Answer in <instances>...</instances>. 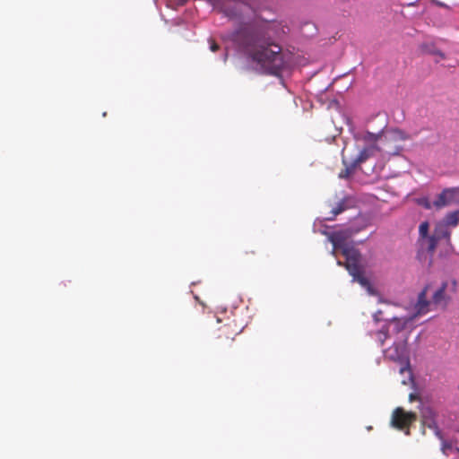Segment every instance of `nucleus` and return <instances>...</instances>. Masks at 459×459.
<instances>
[{
    "label": "nucleus",
    "mask_w": 459,
    "mask_h": 459,
    "mask_svg": "<svg viewBox=\"0 0 459 459\" xmlns=\"http://www.w3.org/2000/svg\"><path fill=\"white\" fill-rule=\"evenodd\" d=\"M232 39L270 74H276L283 68L281 48L272 39L268 24H243L232 34Z\"/></svg>",
    "instance_id": "nucleus-1"
},
{
    "label": "nucleus",
    "mask_w": 459,
    "mask_h": 459,
    "mask_svg": "<svg viewBox=\"0 0 459 459\" xmlns=\"http://www.w3.org/2000/svg\"><path fill=\"white\" fill-rule=\"evenodd\" d=\"M330 240L333 246V251L341 250L342 255L345 257L346 262L342 263L338 261L339 265H344L351 275L357 278L360 275L359 269V252L351 245L347 238L342 232H336L330 237ZM334 254V252H333Z\"/></svg>",
    "instance_id": "nucleus-2"
},
{
    "label": "nucleus",
    "mask_w": 459,
    "mask_h": 459,
    "mask_svg": "<svg viewBox=\"0 0 459 459\" xmlns=\"http://www.w3.org/2000/svg\"><path fill=\"white\" fill-rule=\"evenodd\" d=\"M411 136L399 128L382 130L378 152L387 156L400 155L403 151V143Z\"/></svg>",
    "instance_id": "nucleus-3"
},
{
    "label": "nucleus",
    "mask_w": 459,
    "mask_h": 459,
    "mask_svg": "<svg viewBox=\"0 0 459 459\" xmlns=\"http://www.w3.org/2000/svg\"><path fill=\"white\" fill-rule=\"evenodd\" d=\"M384 356L389 360L401 363V374L405 370L410 371V360L406 337L401 341L394 342L392 346L385 349L384 351Z\"/></svg>",
    "instance_id": "nucleus-4"
},
{
    "label": "nucleus",
    "mask_w": 459,
    "mask_h": 459,
    "mask_svg": "<svg viewBox=\"0 0 459 459\" xmlns=\"http://www.w3.org/2000/svg\"><path fill=\"white\" fill-rule=\"evenodd\" d=\"M417 420V415L412 411H405L398 407L394 410L391 418V424L394 428L403 430L406 435L410 434V426Z\"/></svg>",
    "instance_id": "nucleus-5"
},
{
    "label": "nucleus",
    "mask_w": 459,
    "mask_h": 459,
    "mask_svg": "<svg viewBox=\"0 0 459 459\" xmlns=\"http://www.w3.org/2000/svg\"><path fill=\"white\" fill-rule=\"evenodd\" d=\"M457 282L452 280L450 282L443 281L441 286L433 293L431 300L432 305L436 307L446 308L451 298L446 294V290L452 293L456 292Z\"/></svg>",
    "instance_id": "nucleus-6"
},
{
    "label": "nucleus",
    "mask_w": 459,
    "mask_h": 459,
    "mask_svg": "<svg viewBox=\"0 0 459 459\" xmlns=\"http://www.w3.org/2000/svg\"><path fill=\"white\" fill-rule=\"evenodd\" d=\"M240 333L241 329L234 320L224 324L217 331L216 339L218 340V345L221 347L230 346L235 337Z\"/></svg>",
    "instance_id": "nucleus-7"
},
{
    "label": "nucleus",
    "mask_w": 459,
    "mask_h": 459,
    "mask_svg": "<svg viewBox=\"0 0 459 459\" xmlns=\"http://www.w3.org/2000/svg\"><path fill=\"white\" fill-rule=\"evenodd\" d=\"M459 204V186L443 190L436 198L433 205L440 209L451 204Z\"/></svg>",
    "instance_id": "nucleus-8"
},
{
    "label": "nucleus",
    "mask_w": 459,
    "mask_h": 459,
    "mask_svg": "<svg viewBox=\"0 0 459 459\" xmlns=\"http://www.w3.org/2000/svg\"><path fill=\"white\" fill-rule=\"evenodd\" d=\"M429 286H426L418 296V300L415 304V310L417 315H424L430 310V306L432 305V300L429 301L427 299V292Z\"/></svg>",
    "instance_id": "nucleus-9"
},
{
    "label": "nucleus",
    "mask_w": 459,
    "mask_h": 459,
    "mask_svg": "<svg viewBox=\"0 0 459 459\" xmlns=\"http://www.w3.org/2000/svg\"><path fill=\"white\" fill-rule=\"evenodd\" d=\"M439 241L445 240L446 245L452 247L451 244V231L446 227V224L441 223L440 221L437 223L435 230L432 233Z\"/></svg>",
    "instance_id": "nucleus-10"
},
{
    "label": "nucleus",
    "mask_w": 459,
    "mask_h": 459,
    "mask_svg": "<svg viewBox=\"0 0 459 459\" xmlns=\"http://www.w3.org/2000/svg\"><path fill=\"white\" fill-rule=\"evenodd\" d=\"M342 163L344 165V169L339 173V178L347 179L355 172L358 165L353 160H348L344 155H342Z\"/></svg>",
    "instance_id": "nucleus-11"
},
{
    "label": "nucleus",
    "mask_w": 459,
    "mask_h": 459,
    "mask_svg": "<svg viewBox=\"0 0 459 459\" xmlns=\"http://www.w3.org/2000/svg\"><path fill=\"white\" fill-rule=\"evenodd\" d=\"M377 152H378V149L374 146H366L359 152L358 156L353 160L359 166L370 157L374 156Z\"/></svg>",
    "instance_id": "nucleus-12"
},
{
    "label": "nucleus",
    "mask_w": 459,
    "mask_h": 459,
    "mask_svg": "<svg viewBox=\"0 0 459 459\" xmlns=\"http://www.w3.org/2000/svg\"><path fill=\"white\" fill-rule=\"evenodd\" d=\"M381 135L382 131L377 134L367 131L361 135V140L368 143V146H374L375 148L378 149Z\"/></svg>",
    "instance_id": "nucleus-13"
},
{
    "label": "nucleus",
    "mask_w": 459,
    "mask_h": 459,
    "mask_svg": "<svg viewBox=\"0 0 459 459\" xmlns=\"http://www.w3.org/2000/svg\"><path fill=\"white\" fill-rule=\"evenodd\" d=\"M439 240L432 234L420 240V245L423 248L432 255L436 250V247Z\"/></svg>",
    "instance_id": "nucleus-14"
},
{
    "label": "nucleus",
    "mask_w": 459,
    "mask_h": 459,
    "mask_svg": "<svg viewBox=\"0 0 459 459\" xmlns=\"http://www.w3.org/2000/svg\"><path fill=\"white\" fill-rule=\"evenodd\" d=\"M412 320V317H393L392 319L388 320L389 324L393 325V331L396 333L402 332L407 325V324Z\"/></svg>",
    "instance_id": "nucleus-15"
},
{
    "label": "nucleus",
    "mask_w": 459,
    "mask_h": 459,
    "mask_svg": "<svg viewBox=\"0 0 459 459\" xmlns=\"http://www.w3.org/2000/svg\"><path fill=\"white\" fill-rule=\"evenodd\" d=\"M441 223L446 224V227L449 229V227H455L459 223V211H455L447 213Z\"/></svg>",
    "instance_id": "nucleus-16"
},
{
    "label": "nucleus",
    "mask_w": 459,
    "mask_h": 459,
    "mask_svg": "<svg viewBox=\"0 0 459 459\" xmlns=\"http://www.w3.org/2000/svg\"><path fill=\"white\" fill-rule=\"evenodd\" d=\"M346 209L345 204L343 202H341L337 204V205L332 209L331 211V216L327 217L326 220L333 221L338 214L344 212Z\"/></svg>",
    "instance_id": "nucleus-17"
},
{
    "label": "nucleus",
    "mask_w": 459,
    "mask_h": 459,
    "mask_svg": "<svg viewBox=\"0 0 459 459\" xmlns=\"http://www.w3.org/2000/svg\"><path fill=\"white\" fill-rule=\"evenodd\" d=\"M376 336L380 345H383L385 340L388 338V328L383 327L381 330L376 333Z\"/></svg>",
    "instance_id": "nucleus-18"
},
{
    "label": "nucleus",
    "mask_w": 459,
    "mask_h": 459,
    "mask_svg": "<svg viewBox=\"0 0 459 459\" xmlns=\"http://www.w3.org/2000/svg\"><path fill=\"white\" fill-rule=\"evenodd\" d=\"M429 224L428 221H423L420 224L419 234L420 240L429 236Z\"/></svg>",
    "instance_id": "nucleus-19"
},
{
    "label": "nucleus",
    "mask_w": 459,
    "mask_h": 459,
    "mask_svg": "<svg viewBox=\"0 0 459 459\" xmlns=\"http://www.w3.org/2000/svg\"><path fill=\"white\" fill-rule=\"evenodd\" d=\"M256 255L255 251V250H246L244 252V257L243 259L246 261V262H251V257L252 256H255Z\"/></svg>",
    "instance_id": "nucleus-20"
},
{
    "label": "nucleus",
    "mask_w": 459,
    "mask_h": 459,
    "mask_svg": "<svg viewBox=\"0 0 459 459\" xmlns=\"http://www.w3.org/2000/svg\"><path fill=\"white\" fill-rule=\"evenodd\" d=\"M223 13H225L226 16L231 19L238 16V13L235 9H224Z\"/></svg>",
    "instance_id": "nucleus-21"
},
{
    "label": "nucleus",
    "mask_w": 459,
    "mask_h": 459,
    "mask_svg": "<svg viewBox=\"0 0 459 459\" xmlns=\"http://www.w3.org/2000/svg\"><path fill=\"white\" fill-rule=\"evenodd\" d=\"M210 49L212 52H216L220 48L219 45L213 39H210Z\"/></svg>",
    "instance_id": "nucleus-22"
},
{
    "label": "nucleus",
    "mask_w": 459,
    "mask_h": 459,
    "mask_svg": "<svg viewBox=\"0 0 459 459\" xmlns=\"http://www.w3.org/2000/svg\"><path fill=\"white\" fill-rule=\"evenodd\" d=\"M409 400H410V402L418 401V400H420V396L417 394L411 393L409 395Z\"/></svg>",
    "instance_id": "nucleus-23"
},
{
    "label": "nucleus",
    "mask_w": 459,
    "mask_h": 459,
    "mask_svg": "<svg viewBox=\"0 0 459 459\" xmlns=\"http://www.w3.org/2000/svg\"><path fill=\"white\" fill-rule=\"evenodd\" d=\"M381 314H382V311H380V310L377 311L374 314V318H375L376 321H380L381 320V317H380Z\"/></svg>",
    "instance_id": "nucleus-24"
}]
</instances>
